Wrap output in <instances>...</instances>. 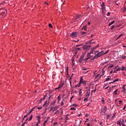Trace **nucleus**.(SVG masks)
<instances>
[{
	"label": "nucleus",
	"instance_id": "f257e3e1",
	"mask_svg": "<svg viewBox=\"0 0 126 126\" xmlns=\"http://www.w3.org/2000/svg\"><path fill=\"white\" fill-rule=\"evenodd\" d=\"M97 48H99V44L91 49L90 52L87 54V57L91 59L94 55H96L97 53H99V51H96V49H97Z\"/></svg>",
	"mask_w": 126,
	"mask_h": 126
},
{
	"label": "nucleus",
	"instance_id": "f03ea898",
	"mask_svg": "<svg viewBox=\"0 0 126 126\" xmlns=\"http://www.w3.org/2000/svg\"><path fill=\"white\" fill-rule=\"evenodd\" d=\"M101 56H104V50H102L101 51L98 52L97 54H95L94 56L92 59L91 61H93V60H97Z\"/></svg>",
	"mask_w": 126,
	"mask_h": 126
},
{
	"label": "nucleus",
	"instance_id": "7ed1b4c3",
	"mask_svg": "<svg viewBox=\"0 0 126 126\" xmlns=\"http://www.w3.org/2000/svg\"><path fill=\"white\" fill-rule=\"evenodd\" d=\"M83 77H82V76H81L79 82L78 83V84L75 86V87H80V86H81V84H82V83H83Z\"/></svg>",
	"mask_w": 126,
	"mask_h": 126
},
{
	"label": "nucleus",
	"instance_id": "20e7f679",
	"mask_svg": "<svg viewBox=\"0 0 126 126\" xmlns=\"http://www.w3.org/2000/svg\"><path fill=\"white\" fill-rule=\"evenodd\" d=\"M120 68H117V66L115 67V68H113L111 71L110 72V74H111V73H117V71H120L121 70Z\"/></svg>",
	"mask_w": 126,
	"mask_h": 126
},
{
	"label": "nucleus",
	"instance_id": "39448f33",
	"mask_svg": "<svg viewBox=\"0 0 126 126\" xmlns=\"http://www.w3.org/2000/svg\"><path fill=\"white\" fill-rule=\"evenodd\" d=\"M63 85H64V83L61 82L59 84V87L55 88L54 90H58L59 89H62V88H63Z\"/></svg>",
	"mask_w": 126,
	"mask_h": 126
},
{
	"label": "nucleus",
	"instance_id": "423d86ee",
	"mask_svg": "<svg viewBox=\"0 0 126 126\" xmlns=\"http://www.w3.org/2000/svg\"><path fill=\"white\" fill-rule=\"evenodd\" d=\"M91 48V45H87V44L83 46V47H82L83 50H89Z\"/></svg>",
	"mask_w": 126,
	"mask_h": 126
},
{
	"label": "nucleus",
	"instance_id": "0eeeda50",
	"mask_svg": "<svg viewBox=\"0 0 126 126\" xmlns=\"http://www.w3.org/2000/svg\"><path fill=\"white\" fill-rule=\"evenodd\" d=\"M87 98H84V102H86V101H88V98H89V95H90V88H89V91L87 92Z\"/></svg>",
	"mask_w": 126,
	"mask_h": 126
},
{
	"label": "nucleus",
	"instance_id": "6e6552de",
	"mask_svg": "<svg viewBox=\"0 0 126 126\" xmlns=\"http://www.w3.org/2000/svg\"><path fill=\"white\" fill-rule=\"evenodd\" d=\"M71 38H76L78 36V32H73L70 35Z\"/></svg>",
	"mask_w": 126,
	"mask_h": 126
},
{
	"label": "nucleus",
	"instance_id": "1a4fd4ad",
	"mask_svg": "<svg viewBox=\"0 0 126 126\" xmlns=\"http://www.w3.org/2000/svg\"><path fill=\"white\" fill-rule=\"evenodd\" d=\"M6 15V10L4 9L3 12H1V14L0 15V17L3 18Z\"/></svg>",
	"mask_w": 126,
	"mask_h": 126
},
{
	"label": "nucleus",
	"instance_id": "9d476101",
	"mask_svg": "<svg viewBox=\"0 0 126 126\" xmlns=\"http://www.w3.org/2000/svg\"><path fill=\"white\" fill-rule=\"evenodd\" d=\"M84 54L82 55L79 59L78 63H82L83 61H84Z\"/></svg>",
	"mask_w": 126,
	"mask_h": 126
},
{
	"label": "nucleus",
	"instance_id": "9b49d317",
	"mask_svg": "<svg viewBox=\"0 0 126 126\" xmlns=\"http://www.w3.org/2000/svg\"><path fill=\"white\" fill-rule=\"evenodd\" d=\"M106 112H107V106H104V107L102 108V110H101V112L105 113Z\"/></svg>",
	"mask_w": 126,
	"mask_h": 126
},
{
	"label": "nucleus",
	"instance_id": "f8f14e48",
	"mask_svg": "<svg viewBox=\"0 0 126 126\" xmlns=\"http://www.w3.org/2000/svg\"><path fill=\"white\" fill-rule=\"evenodd\" d=\"M101 9H102V10H105V9H106V6H105V4L104 3V2H102Z\"/></svg>",
	"mask_w": 126,
	"mask_h": 126
},
{
	"label": "nucleus",
	"instance_id": "ddd939ff",
	"mask_svg": "<svg viewBox=\"0 0 126 126\" xmlns=\"http://www.w3.org/2000/svg\"><path fill=\"white\" fill-rule=\"evenodd\" d=\"M119 80H120L119 78L116 79L113 82H110L109 84H112L113 83H115V82H117L119 81Z\"/></svg>",
	"mask_w": 126,
	"mask_h": 126
},
{
	"label": "nucleus",
	"instance_id": "4468645a",
	"mask_svg": "<svg viewBox=\"0 0 126 126\" xmlns=\"http://www.w3.org/2000/svg\"><path fill=\"white\" fill-rule=\"evenodd\" d=\"M37 119H38L37 124H39L41 123V116H37Z\"/></svg>",
	"mask_w": 126,
	"mask_h": 126
},
{
	"label": "nucleus",
	"instance_id": "2eb2a0df",
	"mask_svg": "<svg viewBox=\"0 0 126 126\" xmlns=\"http://www.w3.org/2000/svg\"><path fill=\"white\" fill-rule=\"evenodd\" d=\"M81 17V15H77L75 17V20H77V19H78L79 18H80Z\"/></svg>",
	"mask_w": 126,
	"mask_h": 126
},
{
	"label": "nucleus",
	"instance_id": "dca6fc26",
	"mask_svg": "<svg viewBox=\"0 0 126 126\" xmlns=\"http://www.w3.org/2000/svg\"><path fill=\"white\" fill-rule=\"evenodd\" d=\"M126 86V85H124L123 86V87H122V92H124V93H126V88H125V87Z\"/></svg>",
	"mask_w": 126,
	"mask_h": 126
},
{
	"label": "nucleus",
	"instance_id": "f3484780",
	"mask_svg": "<svg viewBox=\"0 0 126 126\" xmlns=\"http://www.w3.org/2000/svg\"><path fill=\"white\" fill-rule=\"evenodd\" d=\"M118 91H119V89H116L113 93V95H117Z\"/></svg>",
	"mask_w": 126,
	"mask_h": 126
},
{
	"label": "nucleus",
	"instance_id": "a211bd4d",
	"mask_svg": "<svg viewBox=\"0 0 126 126\" xmlns=\"http://www.w3.org/2000/svg\"><path fill=\"white\" fill-rule=\"evenodd\" d=\"M82 30H84V31H87V26H85L83 27Z\"/></svg>",
	"mask_w": 126,
	"mask_h": 126
},
{
	"label": "nucleus",
	"instance_id": "6ab92c4d",
	"mask_svg": "<svg viewBox=\"0 0 126 126\" xmlns=\"http://www.w3.org/2000/svg\"><path fill=\"white\" fill-rule=\"evenodd\" d=\"M56 103H57V100H55L52 102H51V106H55V104H56Z\"/></svg>",
	"mask_w": 126,
	"mask_h": 126
},
{
	"label": "nucleus",
	"instance_id": "aec40b11",
	"mask_svg": "<svg viewBox=\"0 0 126 126\" xmlns=\"http://www.w3.org/2000/svg\"><path fill=\"white\" fill-rule=\"evenodd\" d=\"M106 69H107V66H105L103 68H102V73H104L105 71H106Z\"/></svg>",
	"mask_w": 126,
	"mask_h": 126
},
{
	"label": "nucleus",
	"instance_id": "412c9836",
	"mask_svg": "<svg viewBox=\"0 0 126 126\" xmlns=\"http://www.w3.org/2000/svg\"><path fill=\"white\" fill-rule=\"evenodd\" d=\"M123 35H124V33H121L118 37L116 38V40H118V39H120L121 38V37H122V36H123Z\"/></svg>",
	"mask_w": 126,
	"mask_h": 126
},
{
	"label": "nucleus",
	"instance_id": "4be33fe9",
	"mask_svg": "<svg viewBox=\"0 0 126 126\" xmlns=\"http://www.w3.org/2000/svg\"><path fill=\"white\" fill-rule=\"evenodd\" d=\"M96 90H97V89H96V88H95L94 90H93L92 91L91 94L92 95V93H93L94 94H95V93L96 92Z\"/></svg>",
	"mask_w": 126,
	"mask_h": 126
},
{
	"label": "nucleus",
	"instance_id": "5701e85b",
	"mask_svg": "<svg viewBox=\"0 0 126 126\" xmlns=\"http://www.w3.org/2000/svg\"><path fill=\"white\" fill-rule=\"evenodd\" d=\"M111 79V76H108V77L105 79V81H109Z\"/></svg>",
	"mask_w": 126,
	"mask_h": 126
},
{
	"label": "nucleus",
	"instance_id": "b1692460",
	"mask_svg": "<svg viewBox=\"0 0 126 126\" xmlns=\"http://www.w3.org/2000/svg\"><path fill=\"white\" fill-rule=\"evenodd\" d=\"M76 51H82V48H79V47H77L75 48Z\"/></svg>",
	"mask_w": 126,
	"mask_h": 126
},
{
	"label": "nucleus",
	"instance_id": "393cba45",
	"mask_svg": "<svg viewBox=\"0 0 126 126\" xmlns=\"http://www.w3.org/2000/svg\"><path fill=\"white\" fill-rule=\"evenodd\" d=\"M35 108H36V106L35 107H34L32 109H30L29 110V114H31V112H33V110H34V109H35Z\"/></svg>",
	"mask_w": 126,
	"mask_h": 126
},
{
	"label": "nucleus",
	"instance_id": "a878e982",
	"mask_svg": "<svg viewBox=\"0 0 126 126\" xmlns=\"http://www.w3.org/2000/svg\"><path fill=\"white\" fill-rule=\"evenodd\" d=\"M54 110H53V113H54V111L58 110V106H56L54 107H53Z\"/></svg>",
	"mask_w": 126,
	"mask_h": 126
},
{
	"label": "nucleus",
	"instance_id": "bb28decb",
	"mask_svg": "<svg viewBox=\"0 0 126 126\" xmlns=\"http://www.w3.org/2000/svg\"><path fill=\"white\" fill-rule=\"evenodd\" d=\"M122 12H125V11H126V7L125 6L124 8H123L122 9Z\"/></svg>",
	"mask_w": 126,
	"mask_h": 126
},
{
	"label": "nucleus",
	"instance_id": "cd10ccee",
	"mask_svg": "<svg viewBox=\"0 0 126 126\" xmlns=\"http://www.w3.org/2000/svg\"><path fill=\"white\" fill-rule=\"evenodd\" d=\"M62 97H61V95H59L58 97V103H60V101H61V99Z\"/></svg>",
	"mask_w": 126,
	"mask_h": 126
},
{
	"label": "nucleus",
	"instance_id": "c85d7f7f",
	"mask_svg": "<svg viewBox=\"0 0 126 126\" xmlns=\"http://www.w3.org/2000/svg\"><path fill=\"white\" fill-rule=\"evenodd\" d=\"M121 70H125V71H126V67L124 66H122V68H121Z\"/></svg>",
	"mask_w": 126,
	"mask_h": 126
},
{
	"label": "nucleus",
	"instance_id": "c756f323",
	"mask_svg": "<svg viewBox=\"0 0 126 126\" xmlns=\"http://www.w3.org/2000/svg\"><path fill=\"white\" fill-rule=\"evenodd\" d=\"M60 114V111L59 110H57L55 113L54 115H57V116H58V115H59Z\"/></svg>",
	"mask_w": 126,
	"mask_h": 126
},
{
	"label": "nucleus",
	"instance_id": "7c9ffc66",
	"mask_svg": "<svg viewBox=\"0 0 126 126\" xmlns=\"http://www.w3.org/2000/svg\"><path fill=\"white\" fill-rule=\"evenodd\" d=\"M82 89H80L79 91V95H81V94H82Z\"/></svg>",
	"mask_w": 126,
	"mask_h": 126
},
{
	"label": "nucleus",
	"instance_id": "2f4dec72",
	"mask_svg": "<svg viewBox=\"0 0 126 126\" xmlns=\"http://www.w3.org/2000/svg\"><path fill=\"white\" fill-rule=\"evenodd\" d=\"M115 23V21H113L110 23L109 24V26H111V25H112V24H114Z\"/></svg>",
	"mask_w": 126,
	"mask_h": 126
},
{
	"label": "nucleus",
	"instance_id": "473e14b6",
	"mask_svg": "<svg viewBox=\"0 0 126 126\" xmlns=\"http://www.w3.org/2000/svg\"><path fill=\"white\" fill-rule=\"evenodd\" d=\"M75 110H76V108H74V107H71L70 108V110H71V111H75Z\"/></svg>",
	"mask_w": 126,
	"mask_h": 126
},
{
	"label": "nucleus",
	"instance_id": "72a5a7b5",
	"mask_svg": "<svg viewBox=\"0 0 126 126\" xmlns=\"http://www.w3.org/2000/svg\"><path fill=\"white\" fill-rule=\"evenodd\" d=\"M101 101L102 102V104H103V105H105V99H104V98H102Z\"/></svg>",
	"mask_w": 126,
	"mask_h": 126
},
{
	"label": "nucleus",
	"instance_id": "f704fd0d",
	"mask_svg": "<svg viewBox=\"0 0 126 126\" xmlns=\"http://www.w3.org/2000/svg\"><path fill=\"white\" fill-rule=\"evenodd\" d=\"M47 102H48V101L46 100L45 102L44 103L43 107H45V106H48V103H47Z\"/></svg>",
	"mask_w": 126,
	"mask_h": 126
},
{
	"label": "nucleus",
	"instance_id": "c9c22d12",
	"mask_svg": "<svg viewBox=\"0 0 126 126\" xmlns=\"http://www.w3.org/2000/svg\"><path fill=\"white\" fill-rule=\"evenodd\" d=\"M112 67H114V64H111L108 66V68H112Z\"/></svg>",
	"mask_w": 126,
	"mask_h": 126
},
{
	"label": "nucleus",
	"instance_id": "e433bc0d",
	"mask_svg": "<svg viewBox=\"0 0 126 126\" xmlns=\"http://www.w3.org/2000/svg\"><path fill=\"white\" fill-rule=\"evenodd\" d=\"M73 107H75L76 108L77 107V104H73L71 105Z\"/></svg>",
	"mask_w": 126,
	"mask_h": 126
},
{
	"label": "nucleus",
	"instance_id": "4c0bfd02",
	"mask_svg": "<svg viewBox=\"0 0 126 126\" xmlns=\"http://www.w3.org/2000/svg\"><path fill=\"white\" fill-rule=\"evenodd\" d=\"M32 119H33V115H31V116L30 117V118L29 119V121H32Z\"/></svg>",
	"mask_w": 126,
	"mask_h": 126
},
{
	"label": "nucleus",
	"instance_id": "58836bf2",
	"mask_svg": "<svg viewBox=\"0 0 126 126\" xmlns=\"http://www.w3.org/2000/svg\"><path fill=\"white\" fill-rule=\"evenodd\" d=\"M89 59H91V58H89V57H87V58L86 59H84V61L86 62V61H88V60H89Z\"/></svg>",
	"mask_w": 126,
	"mask_h": 126
},
{
	"label": "nucleus",
	"instance_id": "ea45409f",
	"mask_svg": "<svg viewBox=\"0 0 126 126\" xmlns=\"http://www.w3.org/2000/svg\"><path fill=\"white\" fill-rule=\"evenodd\" d=\"M48 26L50 28H53V25H52V24H49Z\"/></svg>",
	"mask_w": 126,
	"mask_h": 126
},
{
	"label": "nucleus",
	"instance_id": "a19ab883",
	"mask_svg": "<svg viewBox=\"0 0 126 126\" xmlns=\"http://www.w3.org/2000/svg\"><path fill=\"white\" fill-rule=\"evenodd\" d=\"M108 53H109V50H107L105 52H104L103 51L104 55H106V54H108Z\"/></svg>",
	"mask_w": 126,
	"mask_h": 126
},
{
	"label": "nucleus",
	"instance_id": "79ce46f5",
	"mask_svg": "<svg viewBox=\"0 0 126 126\" xmlns=\"http://www.w3.org/2000/svg\"><path fill=\"white\" fill-rule=\"evenodd\" d=\"M67 116H68V115H66L65 116V120H69V118H68V117H67Z\"/></svg>",
	"mask_w": 126,
	"mask_h": 126
},
{
	"label": "nucleus",
	"instance_id": "37998d69",
	"mask_svg": "<svg viewBox=\"0 0 126 126\" xmlns=\"http://www.w3.org/2000/svg\"><path fill=\"white\" fill-rule=\"evenodd\" d=\"M111 91H112V89H111V87H110L109 90H108V93H111Z\"/></svg>",
	"mask_w": 126,
	"mask_h": 126
},
{
	"label": "nucleus",
	"instance_id": "c03bdc74",
	"mask_svg": "<svg viewBox=\"0 0 126 126\" xmlns=\"http://www.w3.org/2000/svg\"><path fill=\"white\" fill-rule=\"evenodd\" d=\"M47 94H46L45 95H44L43 97V99H44V100H45V99H46V97H47Z\"/></svg>",
	"mask_w": 126,
	"mask_h": 126
},
{
	"label": "nucleus",
	"instance_id": "a18cd8bd",
	"mask_svg": "<svg viewBox=\"0 0 126 126\" xmlns=\"http://www.w3.org/2000/svg\"><path fill=\"white\" fill-rule=\"evenodd\" d=\"M86 83H87V81H84L82 84H86Z\"/></svg>",
	"mask_w": 126,
	"mask_h": 126
},
{
	"label": "nucleus",
	"instance_id": "49530a36",
	"mask_svg": "<svg viewBox=\"0 0 126 126\" xmlns=\"http://www.w3.org/2000/svg\"><path fill=\"white\" fill-rule=\"evenodd\" d=\"M115 117H116V113L113 114V115L112 117V119H114V118H115Z\"/></svg>",
	"mask_w": 126,
	"mask_h": 126
},
{
	"label": "nucleus",
	"instance_id": "de8ad7c7",
	"mask_svg": "<svg viewBox=\"0 0 126 126\" xmlns=\"http://www.w3.org/2000/svg\"><path fill=\"white\" fill-rule=\"evenodd\" d=\"M63 105H64V103L63 102V101H62L61 106H63Z\"/></svg>",
	"mask_w": 126,
	"mask_h": 126
},
{
	"label": "nucleus",
	"instance_id": "09e8293b",
	"mask_svg": "<svg viewBox=\"0 0 126 126\" xmlns=\"http://www.w3.org/2000/svg\"><path fill=\"white\" fill-rule=\"evenodd\" d=\"M81 34H82V35H85V34H86V32H82Z\"/></svg>",
	"mask_w": 126,
	"mask_h": 126
},
{
	"label": "nucleus",
	"instance_id": "8fccbe9b",
	"mask_svg": "<svg viewBox=\"0 0 126 126\" xmlns=\"http://www.w3.org/2000/svg\"><path fill=\"white\" fill-rule=\"evenodd\" d=\"M80 46H82V44H77L76 45V48L77 47H80Z\"/></svg>",
	"mask_w": 126,
	"mask_h": 126
},
{
	"label": "nucleus",
	"instance_id": "3c124183",
	"mask_svg": "<svg viewBox=\"0 0 126 126\" xmlns=\"http://www.w3.org/2000/svg\"><path fill=\"white\" fill-rule=\"evenodd\" d=\"M117 125H119L121 126V121H119L117 123Z\"/></svg>",
	"mask_w": 126,
	"mask_h": 126
},
{
	"label": "nucleus",
	"instance_id": "603ef678",
	"mask_svg": "<svg viewBox=\"0 0 126 126\" xmlns=\"http://www.w3.org/2000/svg\"><path fill=\"white\" fill-rule=\"evenodd\" d=\"M123 103V100H119V104L121 105Z\"/></svg>",
	"mask_w": 126,
	"mask_h": 126
},
{
	"label": "nucleus",
	"instance_id": "864d4df0",
	"mask_svg": "<svg viewBox=\"0 0 126 126\" xmlns=\"http://www.w3.org/2000/svg\"><path fill=\"white\" fill-rule=\"evenodd\" d=\"M126 105H125L124 106V107L123 108V111H126Z\"/></svg>",
	"mask_w": 126,
	"mask_h": 126
},
{
	"label": "nucleus",
	"instance_id": "5fc2aeb1",
	"mask_svg": "<svg viewBox=\"0 0 126 126\" xmlns=\"http://www.w3.org/2000/svg\"><path fill=\"white\" fill-rule=\"evenodd\" d=\"M27 116H28V114H27L26 115H25L23 120H24V119H25V118H27Z\"/></svg>",
	"mask_w": 126,
	"mask_h": 126
},
{
	"label": "nucleus",
	"instance_id": "6e6d98bb",
	"mask_svg": "<svg viewBox=\"0 0 126 126\" xmlns=\"http://www.w3.org/2000/svg\"><path fill=\"white\" fill-rule=\"evenodd\" d=\"M71 79H72V77H70L69 78V81L70 83H71Z\"/></svg>",
	"mask_w": 126,
	"mask_h": 126
},
{
	"label": "nucleus",
	"instance_id": "4d7b16f0",
	"mask_svg": "<svg viewBox=\"0 0 126 126\" xmlns=\"http://www.w3.org/2000/svg\"><path fill=\"white\" fill-rule=\"evenodd\" d=\"M110 14H111V13L110 12H108L107 16H110Z\"/></svg>",
	"mask_w": 126,
	"mask_h": 126
},
{
	"label": "nucleus",
	"instance_id": "13d9d810",
	"mask_svg": "<svg viewBox=\"0 0 126 126\" xmlns=\"http://www.w3.org/2000/svg\"><path fill=\"white\" fill-rule=\"evenodd\" d=\"M37 109H38L39 110H41V109H42V106L41 107H37Z\"/></svg>",
	"mask_w": 126,
	"mask_h": 126
},
{
	"label": "nucleus",
	"instance_id": "bf43d9fd",
	"mask_svg": "<svg viewBox=\"0 0 126 126\" xmlns=\"http://www.w3.org/2000/svg\"><path fill=\"white\" fill-rule=\"evenodd\" d=\"M58 124V122H55L53 124V126H55L56 125Z\"/></svg>",
	"mask_w": 126,
	"mask_h": 126
},
{
	"label": "nucleus",
	"instance_id": "052dcab7",
	"mask_svg": "<svg viewBox=\"0 0 126 126\" xmlns=\"http://www.w3.org/2000/svg\"><path fill=\"white\" fill-rule=\"evenodd\" d=\"M85 117H89V115H88V114H86Z\"/></svg>",
	"mask_w": 126,
	"mask_h": 126
},
{
	"label": "nucleus",
	"instance_id": "680f3d73",
	"mask_svg": "<svg viewBox=\"0 0 126 126\" xmlns=\"http://www.w3.org/2000/svg\"><path fill=\"white\" fill-rule=\"evenodd\" d=\"M41 101V100H40H40H37L38 103H41V102H42V101Z\"/></svg>",
	"mask_w": 126,
	"mask_h": 126
},
{
	"label": "nucleus",
	"instance_id": "e2e57ef3",
	"mask_svg": "<svg viewBox=\"0 0 126 126\" xmlns=\"http://www.w3.org/2000/svg\"><path fill=\"white\" fill-rule=\"evenodd\" d=\"M114 27H115V26H112L111 27V29H113L114 28Z\"/></svg>",
	"mask_w": 126,
	"mask_h": 126
},
{
	"label": "nucleus",
	"instance_id": "0e129e2a",
	"mask_svg": "<svg viewBox=\"0 0 126 126\" xmlns=\"http://www.w3.org/2000/svg\"><path fill=\"white\" fill-rule=\"evenodd\" d=\"M90 126V123L87 124V126Z\"/></svg>",
	"mask_w": 126,
	"mask_h": 126
},
{
	"label": "nucleus",
	"instance_id": "69168bd1",
	"mask_svg": "<svg viewBox=\"0 0 126 126\" xmlns=\"http://www.w3.org/2000/svg\"><path fill=\"white\" fill-rule=\"evenodd\" d=\"M126 58V56L122 57V59H123L124 60H125V59Z\"/></svg>",
	"mask_w": 126,
	"mask_h": 126
},
{
	"label": "nucleus",
	"instance_id": "338daca9",
	"mask_svg": "<svg viewBox=\"0 0 126 126\" xmlns=\"http://www.w3.org/2000/svg\"><path fill=\"white\" fill-rule=\"evenodd\" d=\"M91 23H90V22H89L88 23V25H91Z\"/></svg>",
	"mask_w": 126,
	"mask_h": 126
},
{
	"label": "nucleus",
	"instance_id": "774afa93",
	"mask_svg": "<svg viewBox=\"0 0 126 126\" xmlns=\"http://www.w3.org/2000/svg\"><path fill=\"white\" fill-rule=\"evenodd\" d=\"M21 126H25V124H24L23 123V124Z\"/></svg>",
	"mask_w": 126,
	"mask_h": 126
}]
</instances>
